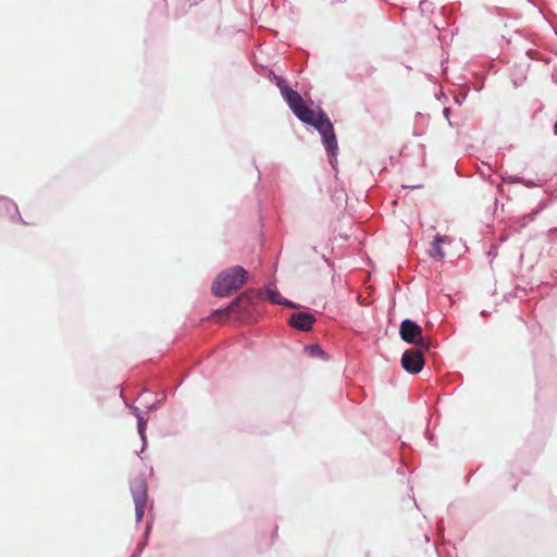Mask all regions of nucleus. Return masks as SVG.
Here are the masks:
<instances>
[{"instance_id": "obj_5", "label": "nucleus", "mask_w": 557, "mask_h": 557, "mask_svg": "<svg viewBox=\"0 0 557 557\" xmlns=\"http://www.w3.org/2000/svg\"><path fill=\"white\" fill-rule=\"evenodd\" d=\"M403 368L410 373H419L424 366V358L420 349H408L401 357Z\"/></svg>"}, {"instance_id": "obj_3", "label": "nucleus", "mask_w": 557, "mask_h": 557, "mask_svg": "<svg viewBox=\"0 0 557 557\" xmlns=\"http://www.w3.org/2000/svg\"><path fill=\"white\" fill-rule=\"evenodd\" d=\"M399 335L403 341L413 344L422 349H430L431 341L422 335V329L416 322L407 319L404 320L399 327Z\"/></svg>"}, {"instance_id": "obj_2", "label": "nucleus", "mask_w": 557, "mask_h": 557, "mask_svg": "<svg viewBox=\"0 0 557 557\" xmlns=\"http://www.w3.org/2000/svg\"><path fill=\"white\" fill-rule=\"evenodd\" d=\"M248 272L242 267H232L221 272L212 285V293L215 296L224 297L237 290L246 282Z\"/></svg>"}, {"instance_id": "obj_8", "label": "nucleus", "mask_w": 557, "mask_h": 557, "mask_svg": "<svg viewBox=\"0 0 557 557\" xmlns=\"http://www.w3.org/2000/svg\"><path fill=\"white\" fill-rule=\"evenodd\" d=\"M267 297L273 304L284 305L286 307L295 308V305L292 301L284 299L282 297V295L275 289L268 288Z\"/></svg>"}, {"instance_id": "obj_7", "label": "nucleus", "mask_w": 557, "mask_h": 557, "mask_svg": "<svg viewBox=\"0 0 557 557\" xmlns=\"http://www.w3.org/2000/svg\"><path fill=\"white\" fill-rule=\"evenodd\" d=\"M450 243L449 238L447 236H436L433 242L432 250L430 251V255L433 258H438L440 260L445 257V252L442 249V244Z\"/></svg>"}, {"instance_id": "obj_1", "label": "nucleus", "mask_w": 557, "mask_h": 557, "mask_svg": "<svg viewBox=\"0 0 557 557\" xmlns=\"http://www.w3.org/2000/svg\"><path fill=\"white\" fill-rule=\"evenodd\" d=\"M276 85L293 113L302 123L312 125L319 131L326 150L334 156L337 150V140L329 116L322 110L314 111L308 108L300 94L289 88L282 77H276Z\"/></svg>"}, {"instance_id": "obj_4", "label": "nucleus", "mask_w": 557, "mask_h": 557, "mask_svg": "<svg viewBox=\"0 0 557 557\" xmlns=\"http://www.w3.org/2000/svg\"><path fill=\"white\" fill-rule=\"evenodd\" d=\"M131 491L135 504L136 519L140 521L147 506V483L143 478H136L131 483Z\"/></svg>"}, {"instance_id": "obj_9", "label": "nucleus", "mask_w": 557, "mask_h": 557, "mask_svg": "<svg viewBox=\"0 0 557 557\" xmlns=\"http://www.w3.org/2000/svg\"><path fill=\"white\" fill-rule=\"evenodd\" d=\"M311 356L322 357L324 355L323 350L318 345H310L307 347Z\"/></svg>"}, {"instance_id": "obj_11", "label": "nucleus", "mask_w": 557, "mask_h": 557, "mask_svg": "<svg viewBox=\"0 0 557 557\" xmlns=\"http://www.w3.org/2000/svg\"><path fill=\"white\" fill-rule=\"evenodd\" d=\"M145 425V422H143L141 420H139L138 422V428H139V432H143V428Z\"/></svg>"}, {"instance_id": "obj_10", "label": "nucleus", "mask_w": 557, "mask_h": 557, "mask_svg": "<svg viewBox=\"0 0 557 557\" xmlns=\"http://www.w3.org/2000/svg\"><path fill=\"white\" fill-rule=\"evenodd\" d=\"M242 301V298H236L235 300H233V302L230 305V307L227 308L228 311H232L235 309V307L239 306V302Z\"/></svg>"}, {"instance_id": "obj_6", "label": "nucleus", "mask_w": 557, "mask_h": 557, "mask_svg": "<svg viewBox=\"0 0 557 557\" xmlns=\"http://www.w3.org/2000/svg\"><path fill=\"white\" fill-rule=\"evenodd\" d=\"M315 322V317L308 312L293 313L289 318L292 327L307 332L311 330L312 324Z\"/></svg>"}]
</instances>
